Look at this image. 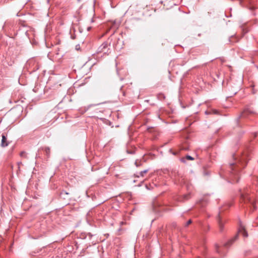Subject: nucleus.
Masks as SVG:
<instances>
[{"label":"nucleus","mask_w":258,"mask_h":258,"mask_svg":"<svg viewBox=\"0 0 258 258\" xmlns=\"http://www.w3.org/2000/svg\"><path fill=\"white\" fill-rule=\"evenodd\" d=\"M22 164V162L19 163V165H21Z\"/></svg>","instance_id":"4be33fe9"},{"label":"nucleus","mask_w":258,"mask_h":258,"mask_svg":"<svg viewBox=\"0 0 258 258\" xmlns=\"http://www.w3.org/2000/svg\"><path fill=\"white\" fill-rule=\"evenodd\" d=\"M78 1H80V0H78Z\"/></svg>","instance_id":"393cba45"},{"label":"nucleus","mask_w":258,"mask_h":258,"mask_svg":"<svg viewBox=\"0 0 258 258\" xmlns=\"http://www.w3.org/2000/svg\"><path fill=\"white\" fill-rule=\"evenodd\" d=\"M64 195H69V193L65 191H62L60 194V195L61 197H62Z\"/></svg>","instance_id":"2eb2a0df"},{"label":"nucleus","mask_w":258,"mask_h":258,"mask_svg":"<svg viewBox=\"0 0 258 258\" xmlns=\"http://www.w3.org/2000/svg\"><path fill=\"white\" fill-rule=\"evenodd\" d=\"M241 234L244 237L248 236V233L244 227L240 225L238 229V234H236L233 238L230 239L227 242L224 244L223 247H219L217 244L215 245L216 252L220 255H224L225 253V248L229 247L237 239L238 234Z\"/></svg>","instance_id":"f257e3e1"},{"label":"nucleus","mask_w":258,"mask_h":258,"mask_svg":"<svg viewBox=\"0 0 258 258\" xmlns=\"http://www.w3.org/2000/svg\"><path fill=\"white\" fill-rule=\"evenodd\" d=\"M190 197L189 195H186L183 196V200H182V201H184L185 200H187Z\"/></svg>","instance_id":"ddd939ff"},{"label":"nucleus","mask_w":258,"mask_h":258,"mask_svg":"<svg viewBox=\"0 0 258 258\" xmlns=\"http://www.w3.org/2000/svg\"><path fill=\"white\" fill-rule=\"evenodd\" d=\"M148 169H146V170H143V171H142L140 172L139 173V175H138V177H139V176H142V177H143V176H144V174L145 173H147V172H148Z\"/></svg>","instance_id":"9d476101"},{"label":"nucleus","mask_w":258,"mask_h":258,"mask_svg":"<svg viewBox=\"0 0 258 258\" xmlns=\"http://www.w3.org/2000/svg\"><path fill=\"white\" fill-rule=\"evenodd\" d=\"M29 63L30 65L34 66V67L32 68L33 71H37L39 69V64L38 62H36L34 59H31L29 61Z\"/></svg>","instance_id":"423d86ee"},{"label":"nucleus","mask_w":258,"mask_h":258,"mask_svg":"<svg viewBox=\"0 0 258 258\" xmlns=\"http://www.w3.org/2000/svg\"><path fill=\"white\" fill-rule=\"evenodd\" d=\"M182 149H183V150H187V148H183Z\"/></svg>","instance_id":"412c9836"},{"label":"nucleus","mask_w":258,"mask_h":258,"mask_svg":"<svg viewBox=\"0 0 258 258\" xmlns=\"http://www.w3.org/2000/svg\"><path fill=\"white\" fill-rule=\"evenodd\" d=\"M192 223V221L191 220H189L187 221L186 224H185V226H187L188 225H189L190 224H191Z\"/></svg>","instance_id":"f3484780"},{"label":"nucleus","mask_w":258,"mask_h":258,"mask_svg":"<svg viewBox=\"0 0 258 258\" xmlns=\"http://www.w3.org/2000/svg\"><path fill=\"white\" fill-rule=\"evenodd\" d=\"M241 197H242V198H243V200H244L245 198H244V196L243 195H241Z\"/></svg>","instance_id":"aec40b11"},{"label":"nucleus","mask_w":258,"mask_h":258,"mask_svg":"<svg viewBox=\"0 0 258 258\" xmlns=\"http://www.w3.org/2000/svg\"><path fill=\"white\" fill-rule=\"evenodd\" d=\"M8 145V143L7 142V138L4 135H2V140L1 143V146L3 147H6Z\"/></svg>","instance_id":"0eeeda50"},{"label":"nucleus","mask_w":258,"mask_h":258,"mask_svg":"<svg viewBox=\"0 0 258 258\" xmlns=\"http://www.w3.org/2000/svg\"><path fill=\"white\" fill-rule=\"evenodd\" d=\"M235 163H232L230 164V172L232 176H233V182H238V173L239 172V169H237V166H235Z\"/></svg>","instance_id":"f03ea898"},{"label":"nucleus","mask_w":258,"mask_h":258,"mask_svg":"<svg viewBox=\"0 0 258 258\" xmlns=\"http://www.w3.org/2000/svg\"><path fill=\"white\" fill-rule=\"evenodd\" d=\"M91 22H93V19H91Z\"/></svg>","instance_id":"b1692460"},{"label":"nucleus","mask_w":258,"mask_h":258,"mask_svg":"<svg viewBox=\"0 0 258 258\" xmlns=\"http://www.w3.org/2000/svg\"><path fill=\"white\" fill-rule=\"evenodd\" d=\"M22 164V162L19 163V165H21Z\"/></svg>","instance_id":"5701e85b"},{"label":"nucleus","mask_w":258,"mask_h":258,"mask_svg":"<svg viewBox=\"0 0 258 258\" xmlns=\"http://www.w3.org/2000/svg\"><path fill=\"white\" fill-rule=\"evenodd\" d=\"M247 158V154H243L239 161V162H241L242 164H243L244 162H246Z\"/></svg>","instance_id":"6e6552de"},{"label":"nucleus","mask_w":258,"mask_h":258,"mask_svg":"<svg viewBox=\"0 0 258 258\" xmlns=\"http://www.w3.org/2000/svg\"><path fill=\"white\" fill-rule=\"evenodd\" d=\"M90 29H91V27H89L87 28V30L88 31H89Z\"/></svg>","instance_id":"6ab92c4d"},{"label":"nucleus","mask_w":258,"mask_h":258,"mask_svg":"<svg viewBox=\"0 0 258 258\" xmlns=\"http://www.w3.org/2000/svg\"><path fill=\"white\" fill-rule=\"evenodd\" d=\"M127 153H129V154H133L135 153V152L133 151H127Z\"/></svg>","instance_id":"a211bd4d"},{"label":"nucleus","mask_w":258,"mask_h":258,"mask_svg":"<svg viewBox=\"0 0 258 258\" xmlns=\"http://www.w3.org/2000/svg\"><path fill=\"white\" fill-rule=\"evenodd\" d=\"M185 158L187 160H193L194 159L193 157H192L191 156H190L189 155L186 156Z\"/></svg>","instance_id":"4468645a"},{"label":"nucleus","mask_w":258,"mask_h":258,"mask_svg":"<svg viewBox=\"0 0 258 258\" xmlns=\"http://www.w3.org/2000/svg\"><path fill=\"white\" fill-rule=\"evenodd\" d=\"M109 49L108 48V43L107 42H104L97 49V53H103V54H107L109 52Z\"/></svg>","instance_id":"7ed1b4c3"},{"label":"nucleus","mask_w":258,"mask_h":258,"mask_svg":"<svg viewBox=\"0 0 258 258\" xmlns=\"http://www.w3.org/2000/svg\"><path fill=\"white\" fill-rule=\"evenodd\" d=\"M44 149V151L45 152L46 155L48 158L50 156V149L49 147H44V148H42Z\"/></svg>","instance_id":"1a4fd4ad"},{"label":"nucleus","mask_w":258,"mask_h":258,"mask_svg":"<svg viewBox=\"0 0 258 258\" xmlns=\"http://www.w3.org/2000/svg\"><path fill=\"white\" fill-rule=\"evenodd\" d=\"M20 156L23 158H27V154L24 151H22L20 153Z\"/></svg>","instance_id":"9b49d317"},{"label":"nucleus","mask_w":258,"mask_h":258,"mask_svg":"<svg viewBox=\"0 0 258 258\" xmlns=\"http://www.w3.org/2000/svg\"><path fill=\"white\" fill-rule=\"evenodd\" d=\"M256 112L250 106L246 107L244 110L241 112L240 117L246 118L249 114L255 113Z\"/></svg>","instance_id":"20e7f679"},{"label":"nucleus","mask_w":258,"mask_h":258,"mask_svg":"<svg viewBox=\"0 0 258 258\" xmlns=\"http://www.w3.org/2000/svg\"><path fill=\"white\" fill-rule=\"evenodd\" d=\"M212 113H213V114H219L218 111L217 110H216V109L212 110Z\"/></svg>","instance_id":"dca6fc26"},{"label":"nucleus","mask_w":258,"mask_h":258,"mask_svg":"<svg viewBox=\"0 0 258 258\" xmlns=\"http://www.w3.org/2000/svg\"><path fill=\"white\" fill-rule=\"evenodd\" d=\"M239 2V3L241 5H245V3L246 2H248V0H238Z\"/></svg>","instance_id":"f8f14e48"},{"label":"nucleus","mask_w":258,"mask_h":258,"mask_svg":"<svg viewBox=\"0 0 258 258\" xmlns=\"http://www.w3.org/2000/svg\"><path fill=\"white\" fill-rule=\"evenodd\" d=\"M219 229L220 232H223L224 229V222H223L220 214H219L217 217Z\"/></svg>","instance_id":"39448f33"}]
</instances>
